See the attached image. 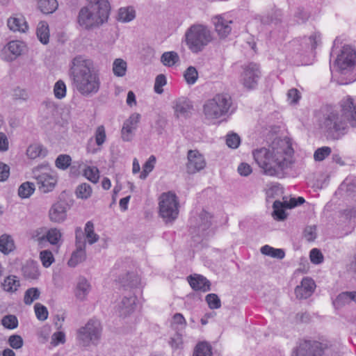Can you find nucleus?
<instances>
[{"instance_id": "obj_38", "label": "nucleus", "mask_w": 356, "mask_h": 356, "mask_svg": "<svg viewBox=\"0 0 356 356\" xmlns=\"http://www.w3.org/2000/svg\"><path fill=\"white\" fill-rule=\"evenodd\" d=\"M83 175L93 184H97L99 179V171L96 166L86 165L83 170Z\"/></svg>"}, {"instance_id": "obj_35", "label": "nucleus", "mask_w": 356, "mask_h": 356, "mask_svg": "<svg viewBox=\"0 0 356 356\" xmlns=\"http://www.w3.org/2000/svg\"><path fill=\"white\" fill-rule=\"evenodd\" d=\"M136 17V11L132 6L120 8L118 10V19L122 22H129Z\"/></svg>"}, {"instance_id": "obj_6", "label": "nucleus", "mask_w": 356, "mask_h": 356, "mask_svg": "<svg viewBox=\"0 0 356 356\" xmlns=\"http://www.w3.org/2000/svg\"><path fill=\"white\" fill-rule=\"evenodd\" d=\"M232 105V99L227 94H218L208 99L203 105L204 119L210 123H215L217 120L225 115Z\"/></svg>"}, {"instance_id": "obj_39", "label": "nucleus", "mask_w": 356, "mask_h": 356, "mask_svg": "<svg viewBox=\"0 0 356 356\" xmlns=\"http://www.w3.org/2000/svg\"><path fill=\"white\" fill-rule=\"evenodd\" d=\"M37 36L42 44H47L49 38V26L45 22H40L37 27Z\"/></svg>"}, {"instance_id": "obj_12", "label": "nucleus", "mask_w": 356, "mask_h": 356, "mask_svg": "<svg viewBox=\"0 0 356 356\" xmlns=\"http://www.w3.org/2000/svg\"><path fill=\"white\" fill-rule=\"evenodd\" d=\"M261 77L259 66L254 63H250L243 66L240 82L248 90L254 89Z\"/></svg>"}, {"instance_id": "obj_14", "label": "nucleus", "mask_w": 356, "mask_h": 356, "mask_svg": "<svg viewBox=\"0 0 356 356\" xmlns=\"http://www.w3.org/2000/svg\"><path fill=\"white\" fill-rule=\"evenodd\" d=\"M355 65L356 50L350 46H344L336 59L335 65L342 73H345Z\"/></svg>"}, {"instance_id": "obj_63", "label": "nucleus", "mask_w": 356, "mask_h": 356, "mask_svg": "<svg viewBox=\"0 0 356 356\" xmlns=\"http://www.w3.org/2000/svg\"><path fill=\"white\" fill-rule=\"evenodd\" d=\"M309 257L312 263L314 264H320L323 261V254L316 248H314L310 251Z\"/></svg>"}, {"instance_id": "obj_11", "label": "nucleus", "mask_w": 356, "mask_h": 356, "mask_svg": "<svg viewBox=\"0 0 356 356\" xmlns=\"http://www.w3.org/2000/svg\"><path fill=\"white\" fill-rule=\"evenodd\" d=\"M330 352L327 343L316 341H304L293 352L292 356H322Z\"/></svg>"}, {"instance_id": "obj_3", "label": "nucleus", "mask_w": 356, "mask_h": 356, "mask_svg": "<svg viewBox=\"0 0 356 356\" xmlns=\"http://www.w3.org/2000/svg\"><path fill=\"white\" fill-rule=\"evenodd\" d=\"M71 73L74 86L82 95L89 96L99 91V76L92 60L82 56L75 57L72 62Z\"/></svg>"}, {"instance_id": "obj_49", "label": "nucleus", "mask_w": 356, "mask_h": 356, "mask_svg": "<svg viewBox=\"0 0 356 356\" xmlns=\"http://www.w3.org/2000/svg\"><path fill=\"white\" fill-rule=\"evenodd\" d=\"M66 85L62 80L56 81L54 86V95L58 99H62L66 96Z\"/></svg>"}, {"instance_id": "obj_1", "label": "nucleus", "mask_w": 356, "mask_h": 356, "mask_svg": "<svg viewBox=\"0 0 356 356\" xmlns=\"http://www.w3.org/2000/svg\"><path fill=\"white\" fill-rule=\"evenodd\" d=\"M252 155L264 175L277 178L284 177L295 163L293 148L286 139L276 138L268 147L254 150Z\"/></svg>"}, {"instance_id": "obj_2", "label": "nucleus", "mask_w": 356, "mask_h": 356, "mask_svg": "<svg viewBox=\"0 0 356 356\" xmlns=\"http://www.w3.org/2000/svg\"><path fill=\"white\" fill-rule=\"evenodd\" d=\"M356 126V103L347 96L338 108H327L320 120V127L332 139H339L348 127Z\"/></svg>"}, {"instance_id": "obj_61", "label": "nucleus", "mask_w": 356, "mask_h": 356, "mask_svg": "<svg viewBox=\"0 0 356 356\" xmlns=\"http://www.w3.org/2000/svg\"><path fill=\"white\" fill-rule=\"evenodd\" d=\"M240 143V137L236 134L232 133L227 135L226 144L229 147L236 149L238 147Z\"/></svg>"}, {"instance_id": "obj_26", "label": "nucleus", "mask_w": 356, "mask_h": 356, "mask_svg": "<svg viewBox=\"0 0 356 356\" xmlns=\"http://www.w3.org/2000/svg\"><path fill=\"white\" fill-rule=\"evenodd\" d=\"M86 258V254L85 251V243L77 242L76 250L72 252L67 264L70 267H75L80 263L83 262Z\"/></svg>"}, {"instance_id": "obj_36", "label": "nucleus", "mask_w": 356, "mask_h": 356, "mask_svg": "<svg viewBox=\"0 0 356 356\" xmlns=\"http://www.w3.org/2000/svg\"><path fill=\"white\" fill-rule=\"evenodd\" d=\"M273 211L272 213L273 218L276 220H284L286 218V213H285L284 209H287L285 207L284 202L275 200L273 202Z\"/></svg>"}, {"instance_id": "obj_17", "label": "nucleus", "mask_w": 356, "mask_h": 356, "mask_svg": "<svg viewBox=\"0 0 356 356\" xmlns=\"http://www.w3.org/2000/svg\"><path fill=\"white\" fill-rule=\"evenodd\" d=\"M140 115L134 113L124 121L121 130V136L124 141H130L132 140L140 122Z\"/></svg>"}, {"instance_id": "obj_4", "label": "nucleus", "mask_w": 356, "mask_h": 356, "mask_svg": "<svg viewBox=\"0 0 356 356\" xmlns=\"http://www.w3.org/2000/svg\"><path fill=\"white\" fill-rule=\"evenodd\" d=\"M110 4L108 0H95L83 7L79 13V25L84 29H92L106 22L108 17Z\"/></svg>"}, {"instance_id": "obj_56", "label": "nucleus", "mask_w": 356, "mask_h": 356, "mask_svg": "<svg viewBox=\"0 0 356 356\" xmlns=\"http://www.w3.org/2000/svg\"><path fill=\"white\" fill-rule=\"evenodd\" d=\"M167 83L166 76L163 74H159L156 76L154 82V91L157 94H161L163 92V87Z\"/></svg>"}, {"instance_id": "obj_53", "label": "nucleus", "mask_w": 356, "mask_h": 356, "mask_svg": "<svg viewBox=\"0 0 356 356\" xmlns=\"http://www.w3.org/2000/svg\"><path fill=\"white\" fill-rule=\"evenodd\" d=\"M34 311L35 316L39 321H44L47 319L49 312L45 306L40 303H36L34 305Z\"/></svg>"}, {"instance_id": "obj_22", "label": "nucleus", "mask_w": 356, "mask_h": 356, "mask_svg": "<svg viewBox=\"0 0 356 356\" xmlns=\"http://www.w3.org/2000/svg\"><path fill=\"white\" fill-rule=\"evenodd\" d=\"M136 297L132 292L124 296L118 305V313L122 316H127L131 314L136 307Z\"/></svg>"}, {"instance_id": "obj_46", "label": "nucleus", "mask_w": 356, "mask_h": 356, "mask_svg": "<svg viewBox=\"0 0 356 356\" xmlns=\"http://www.w3.org/2000/svg\"><path fill=\"white\" fill-rule=\"evenodd\" d=\"M40 291L38 288H29L24 293V302L26 305H30L40 298Z\"/></svg>"}, {"instance_id": "obj_62", "label": "nucleus", "mask_w": 356, "mask_h": 356, "mask_svg": "<svg viewBox=\"0 0 356 356\" xmlns=\"http://www.w3.org/2000/svg\"><path fill=\"white\" fill-rule=\"evenodd\" d=\"M341 217L348 220L353 225H355L356 223V209L350 208L344 210L341 214Z\"/></svg>"}, {"instance_id": "obj_51", "label": "nucleus", "mask_w": 356, "mask_h": 356, "mask_svg": "<svg viewBox=\"0 0 356 356\" xmlns=\"http://www.w3.org/2000/svg\"><path fill=\"white\" fill-rule=\"evenodd\" d=\"M40 259L44 268H49L55 261L52 252L49 250H44L40 252Z\"/></svg>"}, {"instance_id": "obj_55", "label": "nucleus", "mask_w": 356, "mask_h": 356, "mask_svg": "<svg viewBox=\"0 0 356 356\" xmlns=\"http://www.w3.org/2000/svg\"><path fill=\"white\" fill-rule=\"evenodd\" d=\"M197 77L198 73L194 67H189L184 72V78L188 84H194Z\"/></svg>"}, {"instance_id": "obj_31", "label": "nucleus", "mask_w": 356, "mask_h": 356, "mask_svg": "<svg viewBox=\"0 0 356 356\" xmlns=\"http://www.w3.org/2000/svg\"><path fill=\"white\" fill-rule=\"evenodd\" d=\"M47 151L42 145L40 143H33L30 145L26 149V155L31 159H35L39 157H44Z\"/></svg>"}, {"instance_id": "obj_7", "label": "nucleus", "mask_w": 356, "mask_h": 356, "mask_svg": "<svg viewBox=\"0 0 356 356\" xmlns=\"http://www.w3.org/2000/svg\"><path fill=\"white\" fill-rule=\"evenodd\" d=\"M102 327L97 320L90 319L85 325L79 327L76 331V339L79 345L88 347L91 345L97 346L102 337Z\"/></svg>"}, {"instance_id": "obj_16", "label": "nucleus", "mask_w": 356, "mask_h": 356, "mask_svg": "<svg viewBox=\"0 0 356 356\" xmlns=\"http://www.w3.org/2000/svg\"><path fill=\"white\" fill-rule=\"evenodd\" d=\"M106 140L105 127L98 126L95 131L94 137L90 138L87 143L86 151L90 154H96L101 149V147Z\"/></svg>"}, {"instance_id": "obj_5", "label": "nucleus", "mask_w": 356, "mask_h": 356, "mask_svg": "<svg viewBox=\"0 0 356 356\" xmlns=\"http://www.w3.org/2000/svg\"><path fill=\"white\" fill-rule=\"evenodd\" d=\"M184 39L193 53L202 51L213 40L209 28L202 24L191 25L185 32Z\"/></svg>"}, {"instance_id": "obj_43", "label": "nucleus", "mask_w": 356, "mask_h": 356, "mask_svg": "<svg viewBox=\"0 0 356 356\" xmlns=\"http://www.w3.org/2000/svg\"><path fill=\"white\" fill-rule=\"evenodd\" d=\"M47 227H41L35 229L31 233L32 238L38 242V245L42 246L46 243Z\"/></svg>"}, {"instance_id": "obj_50", "label": "nucleus", "mask_w": 356, "mask_h": 356, "mask_svg": "<svg viewBox=\"0 0 356 356\" xmlns=\"http://www.w3.org/2000/svg\"><path fill=\"white\" fill-rule=\"evenodd\" d=\"M72 162L70 155L60 154L55 161V165L60 170H65L68 168Z\"/></svg>"}, {"instance_id": "obj_45", "label": "nucleus", "mask_w": 356, "mask_h": 356, "mask_svg": "<svg viewBox=\"0 0 356 356\" xmlns=\"http://www.w3.org/2000/svg\"><path fill=\"white\" fill-rule=\"evenodd\" d=\"M127 63L124 60L121 58L115 59L113 64V74L118 77L124 76L127 72Z\"/></svg>"}, {"instance_id": "obj_42", "label": "nucleus", "mask_w": 356, "mask_h": 356, "mask_svg": "<svg viewBox=\"0 0 356 356\" xmlns=\"http://www.w3.org/2000/svg\"><path fill=\"white\" fill-rule=\"evenodd\" d=\"M35 184L30 181L22 183L18 188V195L21 198L29 197L35 191Z\"/></svg>"}, {"instance_id": "obj_18", "label": "nucleus", "mask_w": 356, "mask_h": 356, "mask_svg": "<svg viewBox=\"0 0 356 356\" xmlns=\"http://www.w3.org/2000/svg\"><path fill=\"white\" fill-rule=\"evenodd\" d=\"M206 165L205 159L202 154L197 150H189L188 152L187 172L191 174L202 170Z\"/></svg>"}, {"instance_id": "obj_23", "label": "nucleus", "mask_w": 356, "mask_h": 356, "mask_svg": "<svg viewBox=\"0 0 356 356\" xmlns=\"http://www.w3.org/2000/svg\"><path fill=\"white\" fill-rule=\"evenodd\" d=\"M49 218L52 222H61L67 216V205L64 202H56L52 205L49 212Z\"/></svg>"}, {"instance_id": "obj_10", "label": "nucleus", "mask_w": 356, "mask_h": 356, "mask_svg": "<svg viewBox=\"0 0 356 356\" xmlns=\"http://www.w3.org/2000/svg\"><path fill=\"white\" fill-rule=\"evenodd\" d=\"M321 39L320 33H314L309 37L292 41L290 47L296 56L301 58L312 55L314 50L321 43Z\"/></svg>"}, {"instance_id": "obj_64", "label": "nucleus", "mask_w": 356, "mask_h": 356, "mask_svg": "<svg viewBox=\"0 0 356 356\" xmlns=\"http://www.w3.org/2000/svg\"><path fill=\"white\" fill-rule=\"evenodd\" d=\"M24 343L23 339L21 336L13 334L8 339V344L14 349H19L22 347Z\"/></svg>"}, {"instance_id": "obj_29", "label": "nucleus", "mask_w": 356, "mask_h": 356, "mask_svg": "<svg viewBox=\"0 0 356 356\" xmlns=\"http://www.w3.org/2000/svg\"><path fill=\"white\" fill-rule=\"evenodd\" d=\"M22 273L26 279H38L40 274L38 263L33 261H28L22 267Z\"/></svg>"}, {"instance_id": "obj_54", "label": "nucleus", "mask_w": 356, "mask_h": 356, "mask_svg": "<svg viewBox=\"0 0 356 356\" xmlns=\"http://www.w3.org/2000/svg\"><path fill=\"white\" fill-rule=\"evenodd\" d=\"M66 341L65 333L63 330H57L51 337V344L57 346L59 344H64Z\"/></svg>"}, {"instance_id": "obj_19", "label": "nucleus", "mask_w": 356, "mask_h": 356, "mask_svg": "<svg viewBox=\"0 0 356 356\" xmlns=\"http://www.w3.org/2000/svg\"><path fill=\"white\" fill-rule=\"evenodd\" d=\"M211 215L204 210H202L198 216H192L190 219V226L194 229H197L198 233L204 235V232L207 230L211 225Z\"/></svg>"}, {"instance_id": "obj_52", "label": "nucleus", "mask_w": 356, "mask_h": 356, "mask_svg": "<svg viewBox=\"0 0 356 356\" xmlns=\"http://www.w3.org/2000/svg\"><path fill=\"white\" fill-rule=\"evenodd\" d=\"M2 325L8 329L13 330L18 326V320L14 315H6L1 320Z\"/></svg>"}, {"instance_id": "obj_9", "label": "nucleus", "mask_w": 356, "mask_h": 356, "mask_svg": "<svg viewBox=\"0 0 356 356\" xmlns=\"http://www.w3.org/2000/svg\"><path fill=\"white\" fill-rule=\"evenodd\" d=\"M179 203L173 192L162 193L159 198V215L165 222H171L177 218Z\"/></svg>"}, {"instance_id": "obj_25", "label": "nucleus", "mask_w": 356, "mask_h": 356, "mask_svg": "<svg viewBox=\"0 0 356 356\" xmlns=\"http://www.w3.org/2000/svg\"><path fill=\"white\" fill-rule=\"evenodd\" d=\"M190 286L195 291L204 292L210 290V282L206 277L200 275H191L188 277Z\"/></svg>"}, {"instance_id": "obj_41", "label": "nucleus", "mask_w": 356, "mask_h": 356, "mask_svg": "<svg viewBox=\"0 0 356 356\" xmlns=\"http://www.w3.org/2000/svg\"><path fill=\"white\" fill-rule=\"evenodd\" d=\"M261 252L263 254L279 259H282L285 257V252L282 249L274 248L268 245L261 247Z\"/></svg>"}, {"instance_id": "obj_21", "label": "nucleus", "mask_w": 356, "mask_h": 356, "mask_svg": "<svg viewBox=\"0 0 356 356\" xmlns=\"http://www.w3.org/2000/svg\"><path fill=\"white\" fill-rule=\"evenodd\" d=\"M175 115L177 118H188L193 109L191 102L186 97H180L174 102Z\"/></svg>"}, {"instance_id": "obj_48", "label": "nucleus", "mask_w": 356, "mask_h": 356, "mask_svg": "<svg viewBox=\"0 0 356 356\" xmlns=\"http://www.w3.org/2000/svg\"><path fill=\"white\" fill-rule=\"evenodd\" d=\"M85 234L87 241L90 244H93L99 239V236L94 232V225L92 222L88 221L85 226Z\"/></svg>"}, {"instance_id": "obj_40", "label": "nucleus", "mask_w": 356, "mask_h": 356, "mask_svg": "<svg viewBox=\"0 0 356 356\" xmlns=\"http://www.w3.org/2000/svg\"><path fill=\"white\" fill-rule=\"evenodd\" d=\"M193 356H212L211 346L205 341L198 343L194 348Z\"/></svg>"}, {"instance_id": "obj_44", "label": "nucleus", "mask_w": 356, "mask_h": 356, "mask_svg": "<svg viewBox=\"0 0 356 356\" xmlns=\"http://www.w3.org/2000/svg\"><path fill=\"white\" fill-rule=\"evenodd\" d=\"M92 193V189L90 184L82 183L76 188V195L78 198L86 200L88 199Z\"/></svg>"}, {"instance_id": "obj_15", "label": "nucleus", "mask_w": 356, "mask_h": 356, "mask_svg": "<svg viewBox=\"0 0 356 356\" xmlns=\"http://www.w3.org/2000/svg\"><path fill=\"white\" fill-rule=\"evenodd\" d=\"M212 22L220 38H225L230 34L232 30L233 20L229 14L223 13L216 15L212 18Z\"/></svg>"}, {"instance_id": "obj_58", "label": "nucleus", "mask_w": 356, "mask_h": 356, "mask_svg": "<svg viewBox=\"0 0 356 356\" xmlns=\"http://www.w3.org/2000/svg\"><path fill=\"white\" fill-rule=\"evenodd\" d=\"M331 153V148L329 147H322L317 149L314 154L315 161H321L324 160Z\"/></svg>"}, {"instance_id": "obj_33", "label": "nucleus", "mask_w": 356, "mask_h": 356, "mask_svg": "<svg viewBox=\"0 0 356 356\" xmlns=\"http://www.w3.org/2000/svg\"><path fill=\"white\" fill-rule=\"evenodd\" d=\"M49 242L52 245L59 247L62 243V233L57 228H47L46 242Z\"/></svg>"}, {"instance_id": "obj_28", "label": "nucleus", "mask_w": 356, "mask_h": 356, "mask_svg": "<svg viewBox=\"0 0 356 356\" xmlns=\"http://www.w3.org/2000/svg\"><path fill=\"white\" fill-rule=\"evenodd\" d=\"M350 302L356 303V291L342 292L333 300V305L336 309H339Z\"/></svg>"}, {"instance_id": "obj_57", "label": "nucleus", "mask_w": 356, "mask_h": 356, "mask_svg": "<svg viewBox=\"0 0 356 356\" xmlns=\"http://www.w3.org/2000/svg\"><path fill=\"white\" fill-rule=\"evenodd\" d=\"M206 301L209 307L212 309H218L221 307L220 300L215 293H209L206 296Z\"/></svg>"}, {"instance_id": "obj_32", "label": "nucleus", "mask_w": 356, "mask_h": 356, "mask_svg": "<svg viewBox=\"0 0 356 356\" xmlns=\"http://www.w3.org/2000/svg\"><path fill=\"white\" fill-rule=\"evenodd\" d=\"M19 286L20 281L19 278L15 275L6 277L2 283L3 290L8 293H15Z\"/></svg>"}, {"instance_id": "obj_27", "label": "nucleus", "mask_w": 356, "mask_h": 356, "mask_svg": "<svg viewBox=\"0 0 356 356\" xmlns=\"http://www.w3.org/2000/svg\"><path fill=\"white\" fill-rule=\"evenodd\" d=\"M91 291V285L85 277H79L75 289L76 298L83 301L86 300L88 295Z\"/></svg>"}, {"instance_id": "obj_13", "label": "nucleus", "mask_w": 356, "mask_h": 356, "mask_svg": "<svg viewBox=\"0 0 356 356\" xmlns=\"http://www.w3.org/2000/svg\"><path fill=\"white\" fill-rule=\"evenodd\" d=\"M26 51V44L20 40H12L2 49L0 57L6 62H12Z\"/></svg>"}, {"instance_id": "obj_47", "label": "nucleus", "mask_w": 356, "mask_h": 356, "mask_svg": "<svg viewBox=\"0 0 356 356\" xmlns=\"http://www.w3.org/2000/svg\"><path fill=\"white\" fill-rule=\"evenodd\" d=\"M156 162V159L155 156L152 155L149 157L147 161L145 163L143 166V171L140 175V178L141 179H145L148 176V175L153 170L154 168L155 164Z\"/></svg>"}, {"instance_id": "obj_37", "label": "nucleus", "mask_w": 356, "mask_h": 356, "mask_svg": "<svg viewBox=\"0 0 356 356\" xmlns=\"http://www.w3.org/2000/svg\"><path fill=\"white\" fill-rule=\"evenodd\" d=\"M38 5L42 13L51 14L58 8V3L56 0H39Z\"/></svg>"}, {"instance_id": "obj_59", "label": "nucleus", "mask_w": 356, "mask_h": 356, "mask_svg": "<svg viewBox=\"0 0 356 356\" xmlns=\"http://www.w3.org/2000/svg\"><path fill=\"white\" fill-rule=\"evenodd\" d=\"M282 188L280 184H273L266 190L267 200L278 197L282 194Z\"/></svg>"}, {"instance_id": "obj_24", "label": "nucleus", "mask_w": 356, "mask_h": 356, "mask_svg": "<svg viewBox=\"0 0 356 356\" xmlns=\"http://www.w3.org/2000/svg\"><path fill=\"white\" fill-rule=\"evenodd\" d=\"M7 26L10 31L20 33H25L29 28L25 18L22 15L9 17L7 20Z\"/></svg>"}, {"instance_id": "obj_34", "label": "nucleus", "mask_w": 356, "mask_h": 356, "mask_svg": "<svg viewBox=\"0 0 356 356\" xmlns=\"http://www.w3.org/2000/svg\"><path fill=\"white\" fill-rule=\"evenodd\" d=\"M161 62L165 67H173L179 63V56L175 51H166L161 55Z\"/></svg>"}, {"instance_id": "obj_8", "label": "nucleus", "mask_w": 356, "mask_h": 356, "mask_svg": "<svg viewBox=\"0 0 356 356\" xmlns=\"http://www.w3.org/2000/svg\"><path fill=\"white\" fill-rule=\"evenodd\" d=\"M33 176L43 193L53 191L58 181L56 172L50 168L48 163H43L34 168Z\"/></svg>"}, {"instance_id": "obj_20", "label": "nucleus", "mask_w": 356, "mask_h": 356, "mask_svg": "<svg viewBox=\"0 0 356 356\" xmlns=\"http://www.w3.org/2000/svg\"><path fill=\"white\" fill-rule=\"evenodd\" d=\"M316 289L314 281L309 277H304L300 284L295 289L296 298L298 299H307L310 297Z\"/></svg>"}, {"instance_id": "obj_60", "label": "nucleus", "mask_w": 356, "mask_h": 356, "mask_svg": "<svg viewBox=\"0 0 356 356\" xmlns=\"http://www.w3.org/2000/svg\"><path fill=\"white\" fill-rule=\"evenodd\" d=\"M186 321L184 316L180 313L175 314L172 317V326L175 329H184Z\"/></svg>"}, {"instance_id": "obj_30", "label": "nucleus", "mask_w": 356, "mask_h": 356, "mask_svg": "<svg viewBox=\"0 0 356 356\" xmlns=\"http://www.w3.org/2000/svg\"><path fill=\"white\" fill-rule=\"evenodd\" d=\"M15 249L14 239L11 235L3 234L0 236V252L8 254Z\"/></svg>"}]
</instances>
